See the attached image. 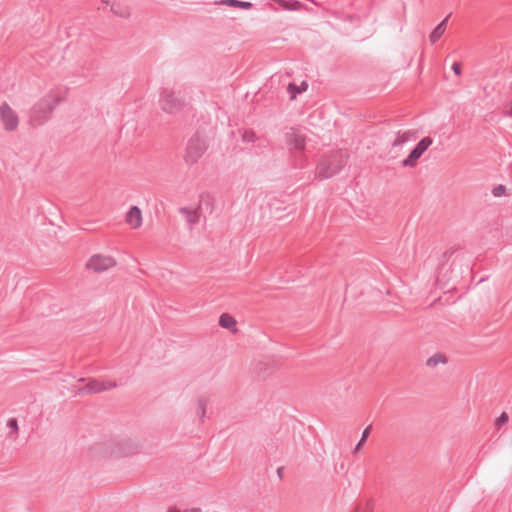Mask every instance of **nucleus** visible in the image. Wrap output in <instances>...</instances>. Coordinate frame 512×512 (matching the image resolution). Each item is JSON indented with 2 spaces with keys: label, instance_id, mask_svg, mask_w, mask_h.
Returning a JSON list of instances; mask_svg holds the SVG:
<instances>
[{
  "label": "nucleus",
  "instance_id": "f257e3e1",
  "mask_svg": "<svg viewBox=\"0 0 512 512\" xmlns=\"http://www.w3.org/2000/svg\"><path fill=\"white\" fill-rule=\"evenodd\" d=\"M61 97L56 93H49L40 99L33 107L30 120L34 125L44 124L51 116L53 110L58 106Z\"/></svg>",
  "mask_w": 512,
  "mask_h": 512
},
{
  "label": "nucleus",
  "instance_id": "dca6fc26",
  "mask_svg": "<svg viewBox=\"0 0 512 512\" xmlns=\"http://www.w3.org/2000/svg\"><path fill=\"white\" fill-rule=\"evenodd\" d=\"M179 212L186 216V220L189 223L190 228L198 222V214L196 211L187 207H182L179 209Z\"/></svg>",
  "mask_w": 512,
  "mask_h": 512
},
{
  "label": "nucleus",
  "instance_id": "cd10ccee",
  "mask_svg": "<svg viewBox=\"0 0 512 512\" xmlns=\"http://www.w3.org/2000/svg\"><path fill=\"white\" fill-rule=\"evenodd\" d=\"M371 511H372V507L369 504H367V507L364 511H362L359 508L356 510V512H371Z\"/></svg>",
  "mask_w": 512,
  "mask_h": 512
},
{
  "label": "nucleus",
  "instance_id": "7c9ffc66",
  "mask_svg": "<svg viewBox=\"0 0 512 512\" xmlns=\"http://www.w3.org/2000/svg\"><path fill=\"white\" fill-rule=\"evenodd\" d=\"M453 253H454V251H447V252L444 253V256L447 257L448 254H453Z\"/></svg>",
  "mask_w": 512,
  "mask_h": 512
},
{
  "label": "nucleus",
  "instance_id": "6e6552de",
  "mask_svg": "<svg viewBox=\"0 0 512 512\" xmlns=\"http://www.w3.org/2000/svg\"><path fill=\"white\" fill-rule=\"evenodd\" d=\"M138 450V445L135 444L131 439L124 438L118 441L115 444L112 453L121 455V456H129L136 453Z\"/></svg>",
  "mask_w": 512,
  "mask_h": 512
},
{
  "label": "nucleus",
  "instance_id": "4468645a",
  "mask_svg": "<svg viewBox=\"0 0 512 512\" xmlns=\"http://www.w3.org/2000/svg\"><path fill=\"white\" fill-rule=\"evenodd\" d=\"M219 325L222 328L228 329L230 331L236 332V320L234 317L227 313H223L219 318Z\"/></svg>",
  "mask_w": 512,
  "mask_h": 512
},
{
  "label": "nucleus",
  "instance_id": "ddd939ff",
  "mask_svg": "<svg viewBox=\"0 0 512 512\" xmlns=\"http://www.w3.org/2000/svg\"><path fill=\"white\" fill-rule=\"evenodd\" d=\"M308 85L305 81H303L300 85H296L295 83H289L287 86V93L291 100H294L297 95L306 91Z\"/></svg>",
  "mask_w": 512,
  "mask_h": 512
},
{
  "label": "nucleus",
  "instance_id": "7ed1b4c3",
  "mask_svg": "<svg viewBox=\"0 0 512 512\" xmlns=\"http://www.w3.org/2000/svg\"><path fill=\"white\" fill-rule=\"evenodd\" d=\"M159 104L164 112L176 114L186 107L187 102L175 91L164 88L160 94Z\"/></svg>",
  "mask_w": 512,
  "mask_h": 512
},
{
  "label": "nucleus",
  "instance_id": "a211bd4d",
  "mask_svg": "<svg viewBox=\"0 0 512 512\" xmlns=\"http://www.w3.org/2000/svg\"><path fill=\"white\" fill-rule=\"evenodd\" d=\"M7 427L9 429V433L7 435V437L10 439V440H15L17 438V434H18V431H19V426H18V421L16 418H10L7 422Z\"/></svg>",
  "mask_w": 512,
  "mask_h": 512
},
{
  "label": "nucleus",
  "instance_id": "aec40b11",
  "mask_svg": "<svg viewBox=\"0 0 512 512\" xmlns=\"http://www.w3.org/2000/svg\"><path fill=\"white\" fill-rule=\"evenodd\" d=\"M420 158L414 151H410L409 155L402 160L401 165L403 167L413 168L417 165V160Z\"/></svg>",
  "mask_w": 512,
  "mask_h": 512
},
{
  "label": "nucleus",
  "instance_id": "393cba45",
  "mask_svg": "<svg viewBox=\"0 0 512 512\" xmlns=\"http://www.w3.org/2000/svg\"><path fill=\"white\" fill-rule=\"evenodd\" d=\"M257 139L256 134L253 131H245L242 135L244 142H254Z\"/></svg>",
  "mask_w": 512,
  "mask_h": 512
},
{
  "label": "nucleus",
  "instance_id": "f03ea898",
  "mask_svg": "<svg viewBox=\"0 0 512 512\" xmlns=\"http://www.w3.org/2000/svg\"><path fill=\"white\" fill-rule=\"evenodd\" d=\"M346 165V160L341 153L333 154L322 159L317 165L316 177L326 180L339 173Z\"/></svg>",
  "mask_w": 512,
  "mask_h": 512
},
{
  "label": "nucleus",
  "instance_id": "0eeeda50",
  "mask_svg": "<svg viewBox=\"0 0 512 512\" xmlns=\"http://www.w3.org/2000/svg\"><path fill=\"white\" fill-rule=\"evenodd\" d=\"M116 265L114 258L110 256L93 255L88 263L87 268L95 272H103Z\"/></svg>",
  "mask_w": 512,
  "mask_h": 512
},
{
  "label": "nucleus",
  "instance_id": "39448f33",
  "mask_svg": "<svg viewBox=\"0 0 512 512\" xmlns=\"http://www.w3.org/2000/svg\"><path fill=\"white\" fill-rule=\"evenodd\" d=\"M117 387L114 381H102L99 379H89L87 384L78 389V394L101 393Z\"/></svg>",
  "mask_w": 512,
  "mask_h": 512
},
{
  "label": "nucleus",
  "instance_id": "9d476101",
  "mask_svg": "<svg viewBox=\"0 0 512 512\" xmlns=\"http://www.w3.org/2000/svg\"><path fill=\"white\" fill-rule=\"evenodd\" d=\"M416 138L415 132L411 130L407 131H398L395 135L394 140L391 142V148L392 149H400L402 148L406 143H408L411 140H414Z\"/></svg>",
  "mask_w": 512,
  "mask_h": 512
},
{
  "label": "nucleus",
  "instance_id": "2f4dec72",
  "mask_svg": "<svg viewBox=\"0 0 512 512\" xmlns=\"http://www.w3.org/2000/svg\"><path fill=\"white\" fill-rule=\"evenodd\" d=\"M102 1H103L104 3H107V1H105V0H102Z\"/></svg>",
  "mask_w": 512,
  "mask_h": 512
},
{
  "label": "nucleus",
  "instance_id": "b1692460",
  "mask_svg": "<svg viewBox=\"0 0 512 512\" xmlns=\"http://www.w3.org/2000/svg\"><path fill=\"white\" fill-rule=\"evenodd\" d=\"M506 193V187L502 184H499L497 186H495L493 189H492V195L494 197H501L503 196L504 194Z\"/></svg>",
  "mask_w": 512,
  "mask_h": 512
},
{
  "label": "nucleus",
  "instance_id": "f3484780",
  "mask_svg": "<svg viewBox=\"0 0 512 512\" xmlns=\"http://www.w3.org/2000/svg\"><path fill=\"white\" fill-rule=\"evenodd\" d=\"M220 3L230 7H236L245 10L251 9L253 6L251 2L241 0H221Z\"/></svg>",
  "mask_w": 512,
  "mask_h": 512
},
{
  "label": "nucleus",
  "instance_id": "412c9836",
  "mask_svg": "<svg viewBox=\"0 0 512 512\" xmlns=\"http://www.w3.org/2000/svg\"><path fill=\"white\" fill-rule=\"evenodd\" d=\"M440 363H446V358L441 353H436L432 355L426 361V365L429 367H436Z\"/></svg>",
  "mask_w": 512,
  "mask_h": 512
},
{
  "label": "nucleus",
  "instance_id": "423d86ee",
  "mask_svg": "<svg viewBox=\"0 0 512 512\" xmlns=\"http://www.w3.org/2000/svg\"><path fill=\"white\" fill-rule=\"evenodd\" d=\"M0 117L3 128L6 131H14L17 129L19 124L18 115L6 102L0 105Z\"/></svg>",
  "mask_w": 512,
  "mask_h": 512
},
{
  "label": "nucleus",
  "instance_id": "4be33fe9",
  "mask_svg": "<svg viewBox=\"0 0 512 512\" xmlns=\"http://www.w3.org/2000/svg\"><path fill=\"white\" fill-rule=\"evenodd\" d=\"M206 409H207V400L204 398H200L197 401L196 413L201 421H203V419L206 416Z\"/></svg>",
  "mask_w": 512,
  "mask_h": 512
},
{
  "label": "nucleus",
  "instance_id": "a878e982",
  "mask_svg": "<svg viewBox=\"0 0 512 512\" xmlns=\"http://www.w3.org/2000/svg\"><path fill=\"white\" fill-rule=\"evenodd\" d=\"M508 421V415L506 412H502L500 416L495 421V426L500 427L502 424L506 423Z\"/></svg>",
  "mask_w": 512,
  "mask_h": 512
},
{
  "label": "nucleus",
  "instance_id": "1a4fd4ad",
  "mask_svg": "<svg viewBox=\"0 0 512 512\" xmlns=\"http://www.w3.org/2000/svg\"><path fill=\"white\" fill-rule=\"evenodd\" d=\"M286 144L290 149L302 151L305 149V137L296 130H290L285 136Z\"/></svg>",
  "mask_w": 512,
  "mask_h": 512
},
{
  "label": "nucleus",
  "instance_id": "6ab92c4d",
  "mask_svg": "<svg viewBox=\"0 0 512 512\" xmlns=\"http://www.w3.org/2000/svg\"><path fill=\"white\" fill-rule=\"evenodd\" d=\"M111 12L113 14H115L116 16H119V17H122V18L129 17V15H130V11H129L128 7L121 6V5L115 4V3H113L111 5Z\"/></svg>",
  "mask_w": 512,
  "mask_h": 512
},
{
  "label": "nucleus",
  "instance_id": "bb28decb",
  "mask_svg": "<svg viewBox=\"0 0 512 512\" xmlns=\"http://www.w3.org/2000/svg\"><path fill=\"white\" fill-rule=\"evenodd\" d=\"M452 70H453V72H454L456 75H460V74H461V65H460V63L455 62V63L452 65Z\"/></svg>",
  "mask_w": 512,
  "mask_h": 512
},
{
  "label": "nucleus",
  "instance_id": "c756f323",
  "mask_svg": "<svg viewBox=\"0 0 512 512\" xmlns=\"http://www.w3.org/2000/svg\"><path fill=\"white\" fill-rule=\"evenodd\" d=\"M184 512H200V510L197 509V508H192V509H189V510H185Z\"/></svg>",
  "mask_w": 512,
  "mask_h": 512
},
{
  "label": "nucleus",
  "instance_id": "c85d7f7f",
  "mask_svg": "<svg viewBox=\"0 0 512 512\" xmlns=\"http://www.w3.org/2000/svg\"><path fill=\"white\" fill-rule=\"evenodd\" d=\"M283 470H284V467H279V468L277 469V474H278V476H279L280 478L282 477Z\"/></svg>",
  "mask_w": 512,
  "mask_h": 512
},
{
  "label": "nucleus",
  "instance_id": "9b49d317",
  "mask_svg": "<svg viewBox=\"0 0 512 512\" xmlns=\"http://www.w3.org/2000/svg\"><path fill=\"white\" fill-rule=\"evenodd\" d=\"M126 222L133 229H137L142 225V212L138 206H131L126 214Z\"/></svg>",
  "mask_w": 512,
  "mask_h": 512
},
{
  "label": "nucleus",
  "instance_id": "2eb2a0df",
  "mask_svg": "<svg viewBox=\"0 0 512 512\" xmlns=\"http://www.w3.org/2000/svg\"><path fill=\"white\" fill-rule=\"evenodd\" d=\"M433 139L429 136L422 138L416 146L412 149L420 157L432 145Z\"/></svg>",
  "mask_w": 512,
  "mask_h": 512
},
{
  "label": "nucleus",
  "instance_id": "5701e85b",
  "mask_svg": "<svg viewBox=\"0 0 512 512\" xmlns=\"http://www.w3.org/2000/svg\"><path fill=\"white\" fill-rule=\"evenodd\" d=\"M370 432H371V426H368L363 430L361 438H360L359 442L357 443V445L355 446L354 453H356L360 450L361 446L368 438Z\"/></svg>",
  "mask_w": 512,
  "mask_h": 512
},
{
  "label": "nucleus",
  "instance_id": "f8f14e48",
  "mask_svg": "<svg viewBox=\"0 0 512 512\" xmlns=\"http://www.w3.org/2000/svg\"><path fill=\"white\" fill-rule=\"evenodd\" d=\"M451 14L447 15L431 32L429 39L432 44L436 43L444 34L445 26Z\"/></svg>",
  "mask_w": 512,
  "mask_h": 512
},
{
  "label": "nucleus",
  "instance_id": "20e7f679",
  "mask_svg": "<svg viewBox=\"0 0 512 512\" xmlns=\"http://www.w3.org/2000/svg\"><path fill=\"white\" fill-rule=\"evenodd\" d=\"M207 150V143L199 134L192 136L187 143L184 160L186 163H196Z\"/></svg>",
  "mask_w": 512,
  "mask_h": 512
}]
</instances>
